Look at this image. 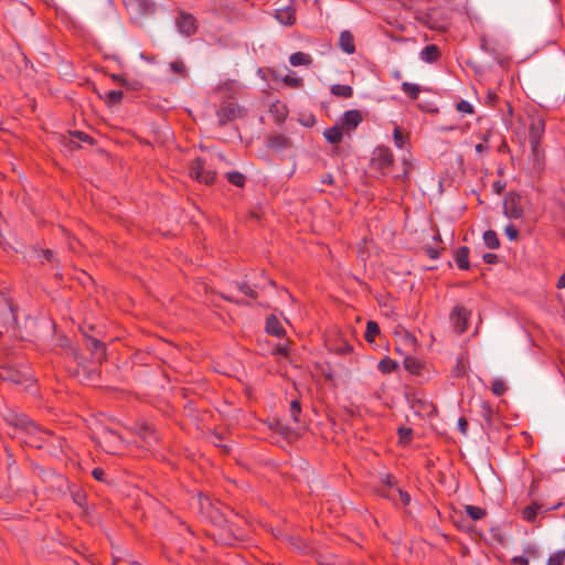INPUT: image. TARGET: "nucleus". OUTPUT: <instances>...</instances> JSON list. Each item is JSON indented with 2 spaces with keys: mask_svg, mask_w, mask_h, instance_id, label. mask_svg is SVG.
Listing matches in <instances>:
<instances>
[{
  "mask_svg": "<svg viewBox=\"0 0 565 565\" xmlns=\"http://www.w3.org/2000/svg\"><path fill=\"white\" fill-rule=\"evenodd\" d=\"M505 182L504 181H501V180H498L495 182H493L492 184V191L495 193V194H501L504 189H505Z\"/></svg>",
  "mask_w": 565,
  "mask_h": 565,
  "instance_id": "obj_55",
  "label": "nucleus"
},
{
  "mask_svg": "<svg viewBox=\"0 0 565 565\" xmlns=\"http://www.w3.org/2000/svg\"><path fill=\"white\" fill-rule=\"evenodd\" d=\"M468 257H469V248L467 246L459 247L455 252V255H454L455 263L462 270H467L470 268Z\"/></svg>",
  "mask_w": 565,
  "mask_h": 565,
  "instance_id": "obj_20",
  "label": "nucleus"
},
{
  "mask_svg": "<svg viewBox=\"0 0 565 565\" xmlns=\"http://www.w3.org/2000/svg\"><path fill=\"white\" fill-rule=\"evenodd\" d=\"M289 62L292 66H307L311 64L312 58L309 54H306L303 52H296L290 55Z\"/></svg>",
  "mask_w": 565,
  "mask_h": 565,
  "instance_id": "obj_24",
  "label": "nucleus"
},
{
  "mask_svg": "<svg viewBox=\"0 0 565 565\" xmlns=\"http://www.w3.org/2000/svg\"><path fill=\"white\" fill-rule=\"evenodd\" d=\"M339 45L341 50L348 54L355 52L354 39L350 31H342L340 33Z\"/></svg>",
  "mask_w": 565,
  "mask_h": 565,
  "instance_id": "obj_19",
  "label": "nucleus"
},
{
  "mask_svg": "<svg viewBox=\"0 0 565 565\" xmlns=\"http://www.w3.org/2000/svg\"><path fill=\"white\" fill-rule=\"evenodd\" d=\"M393 138H394V142H395L396 147H398V148L404 147L406 137L402 134V131L398 127H396L394 129Z\"/></svg>",
  "mask_w": 565,
  "mask_h": 565,
  "instance_id": "obj_44",
  "label": "nucleus"
},
{
  "mask_svg": "<svg viewBox=\"0 0 565 565\" xmlns=\"http://www.w3.org/2000/svg\"><path fill=\"white\" fill-rule=\"evenodd\" d=\"M267 147L275 151H282L292 147L291 139L284 134L270 135L267 139Z\"/></svg>",
  "mask_w": 565,
  "mask_h": 565,
  "instance_id": "obj_15",
  "label": "nucleus"
},
{
  "mask_svg": "<svg viewBox=\"0 0 565 565\" xmlns=\"http://www.w3.org/2000/svg\"><path fill=\"white\" fill-rule=\"evenodd\" d=\"M512 562L516 565H529V559L524 556H515Z\"/></svg>",
  "mask_w": 565,
  "mask_h": 565,
  "instance_id": "obj_61",
  "label": "nucleus"
},
{
  "mask_svg": "<svg viewBox=\"0 0 565 565\" xmlns=\"http://www.w3.org/2000/svg\"><path fill=\"white\" fill-rule=\"evenodd\" d=\"M503 214L508 218H521L523 215V209L521 205V196L514 192L505 194L503 200Z\"/></svg>",
  "mask_w": 565,
  "mask_h": 565,
  "instance_id": "obj_7",
  "label": "nucleus"
},
{
  "mask_svg": "<svg viewBox=\"0 0 565 565\" xmlns=\"http://www.w3.org/2000/svg\"><path fill=\"white\" fill-rule=\"evenodd\" d=\"M504 233L511 241H516L519 238V231L513 224H508L504 228Z\"/></svg>",
  "mask_w": 565,
  "mask_h": 565,
  "instance_id": "obj_45",
  "label": "nucleus"
},
{
  "mask_svg": "<svg viewBox=\"0 0 565 565\" xmlns=\"http://www.w3.org/2000/svg\"><path fill=\"white\" fill-rule=\"evenodd\" d=\"M111 77L115 82L119 83L120 85L127 84V81L124 77H121L120 75L114 74V75H111Z\"/></svg>",
  "mask_w": 565,
  "mask_h": 565,
  "instance_id": "obj_64",
  "label": "nucleus"
},
{
  "mask_svg": "<svg viewBox=\"0 0 565 565\" xmlns=\"http://www.w3.org/2000/svg\"><path fill=\"white\" fill-rule=\"evenodd\" d=\"M126 9L134 19L153 14L156 3L152 0H122Z\"/></svg>",
  "mask_w": 565,
  "mask_h": 565,
  "instance_id": "obj_5",
  "label": "nucleus"
},
{
  "mask_svg": "<svg viewBox=\"0 0 565 565\" xmlns=\"http://www.w3.org/2000/svg\"><path fill=\"white\" fill-rule=\"evenodd\" d=\"M491 391L495 396H502L507 391V386L502 380H494L491 384Z\"/></svg>",
  "mask_w": 565,
  "mask_h": 565,
  "instance_id": "obj_38",
  "label": "nucleus"
},
{
  "mask_svg": "<svg viewBox=\"0 0 565 565\" xmlns=\"http://www.w3.org/2000/svg\"><path fill=\"white\" fill-rule=\"evenodd\" d=\"M0 377L3 381H8V382H11L14 384L26 383L30 379V376L26 372L15 369L14 366H11V365L1 367Z\"/></svg>",
  "mask_w": 565,
  "mask_h": 565,
  "instance_id": "obj_11",
  "label": "nucleus"
},
{
  "mask_svg": "<svg viewBox=\"0 0 565 565\" xmlns=\"http://www.w3.org/2000/svg\"><path fill=\"white\" fill-rule=\"evenodd\" d=\"M171 71L182 77L186 75V66L184 62L180 58H177L169 64Z\"/></svg>",
  "mask_w": 565,
  "mask_h": 565,
  "instance_id": "obj_35",
  "label": "nucleus"
},
{
  "mask_svg": "<svg viewBox=\"0 0 565 565\" xmlns=\"http://www.w3.org/2000/svg\"><path fill=\"white\" fill-rule=\"evenodd\" d=\"M454 372H455L456 376H458V377L463 376V374H465L463 365L460 362H458Z\"/></svg>",
  "mask_w": 565,
  "mask_h": 565,
  "instance_id": "obj_62",
  "label": "nucleus"
},
{
  "mask_svg": "<svg viewBox=\"0 0 565 565\" xmlns=\"http://www.w3.org/2000/svg\"><path fill=\"white\" fill-rule=\"evenodd\" d=\"M458 429L461 434L466 435L468 431V420L465 417H460L458 420Z\"/></svg>",
  "mask_w": 565,
  "mask_h": 565,
  "instance_id": "obj_58",
  "label": "nucleus"
},
{
  "mask_svg": "<svg viewBox=\"0 0 565 565\" xmlns=\"http://www.w3.org/2000/svg\"><path fill=\"white\" fill-rule=\"evenodd\" d=\"M404 367L413 374H419L422 370V363L416 358L406 356L404 359Z\"/></svg>",
  "mask_w": 565,
  "mask_h": 565,
  "instance_id": "obj_28",
  "label": "nucleus"
},
{
  "mask_svg": "<svg viewBox=\"0 0 565 565\" xmlns=\"http://www.w3.org/2000/svg\"><path fill=\"white\" fill-rule=\"evenodd\" d=\"M482 141L481 143H478L476 145V151L480 154H482L483 152H486L488 149H489V146H488V141H489V132L484 134L483 137H482Z\"/></svg>",
  "mask_w": 565,
  "mask_h": 565,
  "instance_id": "obj_48",
  "label": "nucleus"
},
{
  "mask_svg": "<svg viewBox=\"0 0 565 565\" xmlns=\"http://www.w3.org/2000/svg\"><path fill=\"white\" fill-rule=\"evenodd\" d=\"M399 444H407L412 440L413 429L411 427L402 426L397 429Z\"/></svg>",
  "mask_w": 565,
  "mask_h": 565,
  "instance_id": "obj_34",
  "label": "nucleus"
},
{
  "mask_svg": "<svg viewBox=\"0 0 565 565\" xmlns=\"http://www.w3.org/2000/svg\"><path fill=\"white\" fill-rule=\"evenodd\" d=\"M330 92L337 97L350 98L353 96V88L350 85L334 84Z\"/></svg>",
  "mask_w": 565,
  "mask_h": 565,
  "instance_id": "obj_25",
  "label": "nucleus"
},
{
  "mask_svg": "<svg viewBox=\"0 0 565 565\" xmlns=\"http://www.w3.org/2000/svg\"><path fill=\"white\" fill-rule=\"evenodd\" d=\"M73 500L78 507H83L86 502V497L82 491H76L73 493Z\"/></svg>",
  "mask_w": 565,
  "mask_h": 565,
  "instance_id": "obj_54",
  "label": "nucleus"
},
{
  "mask_svg": "<svg viewBox=\"0 0 565 565\" xmlns=\"http://www.w3.org/2000/svg\"><path fill=\"white\" fill-rule=\"evenodd\" d=\"M380 334V327L375 321H369L364 333V339L367 342H373L375 337Z\"/></svg>",
  "mask_w": 565,
  "mask_h": 565,
  "instance_id": "obj_30",
  "label": "nucleus"
},
{
  "mask_svg": "<svg viewBox=\"0 0 565 565\" xmlns=\"http://www.w3.org/2000/svg\"><path fill=\"white\" fill-rule=\"evenodd\" d=\"M441 56L440 49L436 44L426 45L419 53L422 61L426 63H435Z\"/></svg>",
  "mask_w": 565,
  "mask_h": 565,
  "instance_id": "obj_17",
  "label": "nucleus"
},
{
  "mask_svg": "<svg viewBox=\"0 0 565 565\" xmlns=\"http://www.w3.org/2000/svg\"><path fill=\"white\" fill-rule=\"evenodd\" d=\"M545 131V121L537 117L532 119L529 126V141L534 160H539L541 153V141Z\"/></svg>",
  "mask_w": 565,
  "mask_h": 565,
  "instance_id": "obj_3",
  "label": "nucleus"
},
{
  "mask_svg": "<svg viewBox=\"0 0 565 565\" xmlns=\"http://www.w3.org/2000/svg\"><path fill=\"white\" fill-rule=\"evenodd\" d=\"M480 416L484 419L488 427L493 425L494 411L489 402L483 401L480 404Z\"/></svg>",
  "mask_w": 565,
  "mask_h": 565,
  "instance_id": "obj_23",
  "label": "nucleus"
},
{
  "mask_svg": "<svg viewBox=\"0 0 565 565\" xmlns=\"http://www.w3.org/2000/svg\"><path fill=\"white\" fill-rule=\"evenodd\" d=\"M301 407L300 403L297 399L291 401L290 403V416L296 424H301L300 420Z\"/></svg>",
  "mask_w": 565,
  "mask_h": 565,
  "instance_id": "obj_36",
  "label": "nucleus"
},
{
  "mask_svg": "<svg viewBox=\"0 0 565 565\" xmlns=\"http://www.w3.org/2000/svg\"><path fill=\"white\" fill-rule=\"evenodd\" d=\"M227 181L238 188H243L246 181V178L244 174H242L238 171H232L226 173Z\"/></svg>",
  "mask_w": 565,
  "mask_h": 565,
  "instance_id": "obj_31",
  "label": "nucleus"
},
{
  "mask_svg": "<svg viewBox=\"0 0 565 565\" xmlns=\"http://www.w3.org/2000/svg\"><path fill=\"white\" fill-rule=\"evenodd\" d=\"M236 286L237 289L248 298L254 300L257 298V292L246 281L237 282Z\"/></svg>",
  "mask_w": 565,
  "mask_h": 565,
  "instance_id": "obj_37",
  "label": "nucleus"
},
{
  "mask_svg": "<svg viewBox=\"0 0 565 565\" xmlns=\"http://www.w3.org/2000/svg\"><path fill=\"white\" fill-rule=\"evenodd\" d=\"M441 249H443V248H437V247H431V246H427V247H425V252H426V254H427V255L429 256V258H431V259H437V258H439Z\"/></svg>",
  "mask_w": 565,
  "mask_h": 565,
  "instance_id": "obj_52",
  "label": "nucleus"
},
{
  "mask_svg": "<svg viewBox=\"0 0 565 565\" xmlns=\"http://www.w3.org/2000/svg\"><path fill=\"white\" fill-rule=\"evenodd\" d=\"M220 126H225L239 115V107L234 103H224L216 113Z\"/></svg>",
  "mask_w": 565,
  "mask_h": 565,
  "instance_id": "obj_12",
  "label": "nucleus"
},
{
  "mask_svg": "<svg viewBox=\"0 0 565 565\" xmlns=\"http://www.w3.org/2000/svg\"><path fill=\"white\" fill-rule=\"evenodd\" d=\"M323 136L330 143H340L343 138L342 128L339 126H332L324 130Z\"/></svg>",
  "mask_w": 565,
  "mask_h": 565,
  "instance_id": "obj_22",
  "label": "nucleus"
},
{
  "mask_svg": "<svg viewBox=\"0 0 565 565\" xmlns=\"http://www.w3.org/2000/svg\"><path fill=\"white\" fill-rule=\"evenodd\" d=\"M10 423L21 433H25L28 435V439H24V441L33 447L42 448V441H45L47 438L51 437V434L47 430L39 428L24 414L12 415Z\"/></svg>",
  "mask_w": 565,
  "mask_h": 565,
  "instance_id": "obj_1",
  "label": "nucleus"
},
{
  "mask_svg": "<svg viewBox=\"0 0 565 565\" xmlns=\"http://www.w3.org/2000/svg\"><path fill=\"white\" fill-rule=\"evenodd\" d=\"M266 332L278 338L285 335L284 327L274 315L267 317L266 319Z\"/></svg>",
  "mask_w": 565,
  "mask_h": 565,
  "instance_id": "obj_18",
  "label": "nucleus"
},
{
  "mask_svg": "<svg viewBox=\"0 0 565 565\" xmlns=\"http://www.w3.org/2000/svg\"><path fill=\"white\" fill-rule=\"evenodd\" d=\"M483 262L487 263V264H497L498 260H499V257L497 254H493V253H487L483 255Z\"/></svg>",
  "mask_w": 565,
  "mask_h": 565,
  "instance_id": "obj_57",
  "label": "nucleus"
},
{
  "mask_svg": "<svg viewBox=\"0 0 565 565\" xmlns=\"http://www.w3.org/2000/svg\"><path fill=\"white\" fill-rule=\"evenodd\" d=\"M38 257H43L45 260L50 263H55V253L52 249H42L39 252Z\"/></svg>",
  "mask_w": 565,
  "mask_h": 565,
  "instance_id": "obj_47",
  "label": "nucleus"
},
{
  "mask_svg": "<svg viewBox=\"0 0 565 565\" xmlns=\"http://www.w3.org/2000/svg\"><path fill=\"white\" fill-rule=\"evenodd\" d=\"M124 93L121 90H109L106 94V99L109 105H115L122 99Z\"/></svg>",
  "mask_w": 565,
  "mask_h": 565,
  "instance_id": "obj_39",
  "label": "nucleus"
},
{
  "mask_svg": "<svg viewBox=\"0 0 565 565\" xmlns=\"http://www.w3.org/2000/svg\"><path fill=\"white\" fill-rule=\"evenodd\" d=\"M402 90L411 99L415 100L419 96L420 87L417 84L404 82V83H402Z\"/></svg>",
  "mask_w": 565,
  "mask_h": 565,
  "instance_id": "obj_27",
  "label": "nucleus"
},
{
  "mask_svg": "<svg viewBox=\"0 0 565 565\" xmlns=\"http://www.w3.org/2000/svg\"><path fill=\"white\" fill-rule=\"evenodd\" d=\"M483 242L490 249H497L500 247V239L493 230H488L483 233Z\"/></svg>",
  "mask_w": 565,
  "mask_h": 565,
  "instance_id": "obj_26",
  "label": "nucleus"
},
{
  "mask_svg": "<svg viewBox=\"0 0 565 565\" xmlns=\"http://www.w3.org/2000/svg\"><path fill=\"white\" fill-rule=\"evenodd\" d=\"M542 508L543 505L541 503L532 502L530 505H526L521 510L522 519L526 522H534Z\"/></svg>",
  "mask_w": 565,
  "mask_h": 565,
  "instance_id": "obj_21",
  "label": "nucleus"
},
{
  "mask_svg": "<svg viewBox=\"0 0 565 565\" xmlns=\"http://www.w3.org/2000/svg\"><path fill=\"white\" fill-rule=\"evenodd\" d=\"M362 114L358 109L347 110L341 118V128L351 131L362 122Z\"/></svg>",
  "mask_w": 565,
  "mask_h": 565,
  "instance_id": "obj_14",
  "label": "nucleus"
},
{
  "mask_svg": "<svg viewBox=\"0 0 565 565\" xmlns=\"http://www.w3.org/2000/svg\"><path fill=\"white\" fill-rule=\"evenodd\" d=\"M81 142L93 145L94 139L89 135L78 130L68 131L67 136H63V143L71 149L79 148Z\"/></svg>",
  "mask_w": 565,
  "mask_h": 565,
  "instance_id": "obj_13",
  "label": "nucleus"
},
{
  "mask_svg": "<svg viewBox=\"0 0 565 565\" xmlns=\"http://www.w3.org/2000/svg\"><path fill=\"white\" fill-rule=\"evenodd\" d=\"M85 347L90 352L92 361L96 364L106 360V344L94 337L84 334Z\"/></svg>",
  "mask_w": 565,
  "mask_h": 565,
  "instance_id": "obj_9",
  "label": "nucleus"
},
{
  "mask_svg": "<svg viewBox=\"0 0 565 565\" xmlns=\"http://www.w3.org/2000/svg\"><path fill=\"white\" fill-rule=\"evenodd\" d=\"M132 431L149 446L159 441V435L154 427L147 422L136 423Z\"/></svg>",
  "mask_w": 565,
  "mask_h": 565,
  "instance_id": "obj_10",
  "label": "nucleus"
},
{
  "mask_svg": "<svg viewBox=\"0 0 565 565\" xmlns=\"http://www.w3.org/2000/svg\"><path fill=\"white\" fill-rule=\"evenodd\" d=\"M222 298L226 301H230V302H234V303H237L239 306H250V301L248 300H245V299H236L234 298L233 296L231 295H225V294H222L221 295Z\"/></svg>",
  "mask_w": 565,
  "mask_h": 565,
  "instance_id": "obj_51",
  "label": "nucleus"
},
{
  "mask_svg": "<svg viewBox=\"0 0 565 565\" xmlns=\"http://www.w3.org/2000/svg\"><path fill=\"white\" fill-rule=\"evenodd\" d=\"M396 367L397 363L390 358L382 359L379 363V370L384 374L393 372Z\"/></svg>",
  "mask_w": 565,
  "mask_h": 565,
  "instance_id": "obj_33",
  "label": "nucleus"
},
{
  "mask_svg": "<svg viewBox=\"0 0 565 565\" xmlns=\"http://www.w3.org/2000/svg\"><path fill=\"white\" fill-rule=\"evenodd\" d=\"M564 563L565 558L559 551L551 554L547 559V565H564Z\"/></svg>",
  "mask_w": 565,
  "mask_h": 565,
  "instance_id": "obj_43",
  "label": "nucleus"
},
{
  "mask_svg": "<svg viewBox=\"0 0 565 565\" xmlns=\"http://www.w3.org/2000/svg\"><path fill=\"white\" fill-rule=\"evenodd\" d=\"M471 311L462 306H455L450 312V321L457 333L461 334L468 329V321L470 319Z\"/></svg>",
  "mask_w": 565,
  "mask_h": 565,
  "instance_id": "obj_8",
  "label": "nucleus"
},
{
  "mask_svg": "<svg viewBox=\"0 0 565 565\" xmlns=\"http://www.w3.org/2000/svg\"><path fill=\"white\" fill-rule=\"evenodd\" d=\"M277 19L284 23V24H287V25H291L294 24L295 20H296V17H295V11L294 9L291 8H287L282 11H278L277 13Z\"/></svg>",
  "mask_w": 565,
  "mask_h": 565,
  "instance_id": "obj_29",
  "label": "nucleus"
},
{
  "mask_svg": "<svg viewBox=\"0 0 565 565\" xmlns=\"http://www.w3.org/2000/svg\"><path fill=\"white\" fill-rule=\"evenodd\" d=\"M92 476L98 481H106V472L103 468H94L92 471Z\"/></svg>",
  "mask_w": 565,
  "mask_h": 565,
  "instance_id": "obj_53",
  "label": "nucleus"
},
{
  "mask_svg": "<svg viewBox=\"0 0 565 565\" xmlns=\"http://www.w3.org/2000/svg\"><path fill=\"white\" fill-rule=\"evenodd\" d=\"M456 109L462 114L472 115L475 113L473 106L469 102L463 99L456 105Z\"/></svg>",
  "mask_w": 565,
  "mask_h": 565,
  "instance_id": "obj_40",
  "label": "nucleus"
},
{
  "mask_svg": "<svg viewBox=\"0 0 565 565\" xmlns=\"http://www.w3.org/2000/svg\"><path fill=\"white\" fill-rule=\"evenodd\" d=\"M395 491H396V500L399 499L404 505H408L411 502V495L406 491L402 490L401 488H395Z\"/></svg>",
  "mask_w": 565,
  "mask_h": 565,
  "instance_id": "obj_46",
  "label": "nucleus"
},
{
  "mask_svg": "<svg viewBox=\"0 0 565 565\" xmlns=\"http://www.w3.org/2000/svg\"><path fill=\"white\" fill-rule=\"evenodd\" d=\"M274 353L287 356L289 353V347L287 344H277L274 349Z\"/></svg>",
  "mask_w": 565,
  "mask_h": 565,
  "instance_id": "obj_56",
  "label": "nucleus"
},
{
  "mask_svg": "<svg viewBox=\"0 0 565 565\" xmlns=\"http://www.w3.org/2000/svg\"><path fill=\"white\" fill-rule=\"evenodd\" d=\"M70 355L72 356L73 361L78 363V365H83L85 367L84 359L77 348H71Z\"/></svg>",
  "mask_w": 565,
  "mask_h": 565,
  "instance_id": "obj_50",
  "label": "nucleus"
},
{
  "mask_svg": "<svg viewBox=\"0 0 565 565\" xmlns=\"http://www.w3.org/2000/svg\"><path fill=\"white\" fill-rule=\"evenodd\" d=\"M282 82L287 86L292 87V88H299L300 86H302V79L300 77H296V76H291V75H286L284 77Z\"/></svg>",
  "mask_w": 565,
  "mask_h": 565,
  "instance_id": "obj_41",
  "label": "nucleus"
},
{
  "mask_svg": "<svg viewBox=\"0 0 565 565\" xmlns=\"http://www.w3.org/2000/svg\"><path fill=\"white\" fill-rule=\"evenodd\" d=\"M394 157L388 147L379 146L373 151L371 164L373 168L381 170L383 174L393 166Z\"/></svg>",
  "mask_w": 565,
  "mask_h": 565,
  "instance_id": "obj_4",
  "label": "nucleus"
},
{
  "mask_svg": "<svg viewBox=\"0 0 565 565\" xmlns=\"http://www.w3.org/2000/svg\"><path fill=\"white\" fill-rule=\"evenodd\" d=\"M189 174L200 183L211 185L216 179V171L201 158H194L189 163Z\"/></svg>",
  "mask_w": 565,
  "mask_h": 565,
  "instance_id": "obj_2",
  "label": "nucleus"
},
{
  "mask_svg": "<svg viewBox=\"0 0 565 565\" xmlns=\"http://www.w3.org/2000/svg\"><path fill=\"white\" fill-rule=\"evenodd\" d=\"M466 513L473 520L478 521L486 516L487 512L484 509L476 505H466Z\"/></svg>",
  "mask_w": 565,
  "mask_h": 565,
  "instance_id": "obj_32",
  "label": "nucleus"
},
{
  "mask_svg": "<svg viewBox=\"0 0 565 565\" xmlns=\"http://www.w3.org/2000/svg\"><path fill=\"white\" fill-rule=\"evenodd\" d=\"M382 481H383L382 487H387V488H390V489L398 488V487H397V483H396V480H395V478H394V476H392V475H390V473H388V475H385V476L383 477Z\"/></svg>",
  "mask_w": 565,
  "mask_h": 565,
  "instance_id": "obj_49",
  "label": "nucleus"
},
{
  "mask_svg": "<svg viewBox=\"0 0 565 565\" xmlns=\"http://www.w3.org/2000/svg\"><path fill=\"white\" fill-rule=\"evenodd\" d=\"M379 494L387 500L396 502V491L395 489H390L387 487H381L379 489Z\"/></svg>",
  "mask_w": 565,
  "mask_h": 565,
  "instance_id": "obj_42",
  "label": "nucleus"
},
{
  "mask_svg": "<svg viewBox=\"0 0 565 565\" xmlns=\"http://www.w3.org/2000/svg\"><path fill=\"white\" fill-rule=\"evenodd\" d=\"M321 183L323 184H328V185H331L334 183V179H333V175L331 173H326L324 175H322L321 178Z\"/></svg>",
  "mask_w": 565,
  "mask_h": 565,
  "instance_id": "obj_60",
  "label": "nucleus"
},
{
  "mask_svg": "<svg viewBox=\"0 0 565 565\" xmlns=\"http://www.w3.org/2000/svg\"><path fill=\"white\" fill-rule=\"evenodd\" d=\"M175 25L178 31L184 36L194 35L198 32L199 28L198 20L195 19V17L185 11L178 12Z\"/></svg>",
  "mask_w": 565,
  "mask_h": 565,
  "instance_id": "obj_6",
  "label": "nucleus"
},
{
  "mask_svg": "<svg viewBox=\"0 0 565 565\" xmlns=\"http://www.w3.org/2000/svg\"><path fill=\"white\" fill-rule=\"evenodd\" d=\"M556 287L558 289H563L565 288V271L562 274V276L558 278L557 282H556Z\"/></svg>",
  "mask_w": 565,
  "mask_h": 565,
  "instance_id": "obj_63",
  "label": "nucleus"
},
{
  "mask_svg": "<svg viewBox=\"0 0 565 565\" xmlns=\"http://www.w3.org/2000/svg\"><path fill=\"white\" fill-rule=\"evenodd\" d=\"M221 523L223 524L224 527H226L228 530V532L233 535V539H237V535H236V532L234 531L233 529V524L225 518H223V520L221 521Z\"/></svg>",
  "mask_w": 565,
  "mask_h": 565,
  "instance_id": "obj_59",
  "label": "nucleus"
},
{
  "mask_svg": "<svg viewBox=\"0 0 565 565\" xmlns=\"http://www.w3.org/2000/svg\"><path fill=\"white\" fill-rule=\"evenodd\" d=\"M100 444L106 452L115 454L117 446L121 444V438L115 431L108 430L100 436Z\"/></svg>",
  "mask_w": 565,
  "mask_h": 565,
  "instance_id": "obj_16",
  "label": "nucleus"
}]
</instances>
